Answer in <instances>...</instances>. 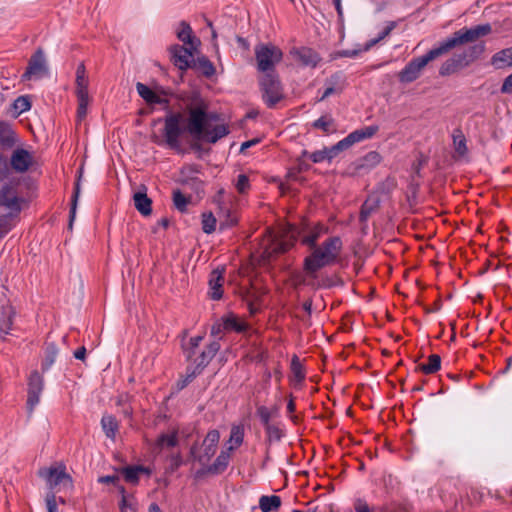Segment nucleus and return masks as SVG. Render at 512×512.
<instances>
[{
	"label": "nucleus",
	"instance_id": "49530a36",
	"mask_svg": "<svg viewBox=\"0 0 512 512\" xmlns=\"http://www.w3.org/2000/svg\"><path fill=\"white\" fill-rule=\"evenodd\" d=\"M189 201V198H187L179 190L173 192V202L178 210L182 212L185 211Z\"/></svg>",
	"mask_w": 512,
	"mask_h": 512
},
{
	"label": "nucleus",
	"instance_id": "79ce46f5",
	"mask_svg": "<svg viewBox=\"0 0 512 512\" xmlns=\"http://www.w3.org/2000/svg\"><path fill=\"white\" fill-rule=\"evenodd\" d=\"M453 144L458 155L464 156L467 153L466 139L461 132L458 131L453 135Z\"/></svg>",
	"mask_w": 512,
	"mask_h": 512
},
{
	"label": "nucleus",
	"instance_id": "c756f323",
	"mask_svg": "<svg viewBox=\"0 0 512 512\" xmlns=\"http://www.w3.org/2000/svg\"><path fill=\"white\" fill-rule=\"evenodd\" d=\"M177 444V433L175 431L171 433L161 434L155 444L154 450L160 452L164 448H171Z\"/></svg>",
	"mask_w": 512,
	"mask_h": 512
},
{
	"label": "nucleus",
	"instance_id": "69168bd1",
	"mask_svg": "<svg viewBox=\"0 0 512 512\" xmlns=\"http://www.w3.org/2000/svg\"><path fill=\"white\" fill-rule=\"evenodd\" d=\"M258 142H259L258 139H252V140L246 141V142L242 143L240 151L244 152L246 149H248L249 147L255 145Z\"/></svg>",
	"mask_w": 512,
	"mask_h": 512
},
{
	"label": "nucleus",
	"instance_id": "4d7b16f0",
	"mask_svg": "<svg viewBox=\"0 0 512 512\" xmlns=\"http://www.w3.org/2000/svg\"><path fill=\"white\" fill-rule=\"evenodd\" d=\"M501 92L504 94L512 93V73L504 79L501 86Z\"/></svg>",
	"mask_w": 512,
	"mask_h": 512
},
{
	"label": "nucleus",
	"instance_id": "09e8293b",
	"mask_svg": "<svg viewBox=\"0 0 512 512\" xmlns=\"http://www.w3.org/2000/svg\"><path fill=\"white\" fill-rule=\"evenodd\" d=\"M395 27H396L395 22H389L387 24V26L383 29V31L380 33V35L366 45L365 50H368L370 47H372L373 45H375L376 43H378L379 41H381L382 39L387 37Z\"/></svg>",
	"mask_w": 512,
	"mask_h": 512
},
{
	"label": "nucleus",
	"instance_id": "bb28decb",
	"mask_svg": "<svg viewBox=\"0 0 512 512\" xmlns=\"http://www.w3.org/2000/svg\"><path fill=\"white\" fill-rule=\"evenodd\" d=\"M16 143V135L8 123L0 122V145L6 148Z\"/></svg>",
	"mask_w": 512,
	"mask_h": 512
},
{
	"label": "nucleus",
	"instance_id": "6ab92c4d",
	"mask_svg": "<svg viewBox=\"0 0 512 512\" xmlns=\"http://www.w3.org/2000/svg\"><path fill=\"white\" fill-rule=\"evenodd\" d=\"M381 161L382 156L376 151H371L354 163L353 173L360 174L369 171L379 165Z\"/></svg>",
	"mask_w": 512,
	"mask_h": 512
},
{
	"label": "nucleus",
	"instance_id": "58836bf2",
	"mask_svg": "<svg viewBox=\"0 0 512 512\" xmlns=\"http://www.w3.org/2000/svg\"><path fill=\"white\" fill-rule=\"evenodd\" d=\"M230 452L231 451H223L216 459V461L214 462V464L209 467V472H212V473H219L221 471H223L227 465H228V462H229V459H230Z\"/></svg>",
	"mask_w": 512,
	"mask_h": 512
},
{
	"label": "nucleus",
	"instance_id": "aec40b11",
	"mask_svg": "<svg viewBox=\"0 0 512 512\" xmlns=\"http://www.w3.org/2000/svg\"><path fill=\"white\" fill-rule=\"evenodd\" d=\"M291 55L302 66L315 67L320 61L319 55L310 48L293 49Z\"/></svg>",
	"mask_w": 512,
	"mask_h": 512
},
{
	"label": "nucleus",
	"instance_id": "393cba45",
	"mask_svg": "<svg viewBox=\"0 0 512 512\" xmlns=\"http://www.w3.org/2000/svg\"><path fill=\"white\" fill-rule=\"evenodd\" d=\"M192 29L189 24L181 22L180 29L177 32L178 39L189 46H200V40L193 36Z\"/></svg>",
	"mask_w": 512,
	"mask_h": 512
},
{
	"label": "nucleus",
	"instance_id": "ea45409f",
	"mask_svg": "<svg viewBox=\"0 0 512 512\" xmlns=\"http://www.w3.org/2000/svg\"><path fill=\"white\" fill-rule=\"evenodd\" d=\"M440 363V357L436 354H433L429 356L428 363L421 364L419 368L426 374H432L440 369Z\"/></svg>",
	"mask_w": 512,
	"mask_h": 512
},
{
	"label": "nucleus",
	"instance_id": "603ef678",
	"mask_svg": "<svg viewBox=\"0 0 512 512\" xmlns=\"http://www.w3.org/2000/svg\"><path fill=\"white\" fill-rule=\"evenodd\" d=\"M333 124V119L330 118V117H321L319 118L318 120H316L313 124V126L315 128H318V129H321L325 132L329 131V128L332 126Z\"/></svg>",
	"mask_w": 512,
	"mask_h": 512
},
{
	"label": "nucleus",
	"instance_id": "7ed1b4c3",
	"mask_svg": "<svg viewBox=\"0 0 512 512\" xmlns=\"http://www.w3.org/2000/svg\"><path fill=\"white\" fill-rule=\"evenodd\" d=\"M297 237L296 229L287 225L278 233L269 231L262 240L263 258L269 259L273 254L287 251L295 242Z\"/></svg>",
	"mask_w": 512,
	"mask_h": 512
},
{
	"label": "nucleus",
	"instance_id": "3c124183",
	"mask_svg": "<svg viewBox=\"0 0 512 512\" xmlns=\"http://www.w3.org/2000/svg\"><path fill=\"white\" fill-rule=\"evenodd\" d=\"M120 493L122 494V500L120 503V512H136V508L132 503H129L126 496H125V490L123 487L119 488Z\"/></svg>",
	"mask_w": 512,
	"mask_h": 512
},
{
	"label": "nucleus",
	"instance_id": "f03ea898",
	"mask_svg": "<svg viewBox=\"0 0 512 512\" xmlns=\"http://www.w3.org/2000/svg\"><path fill=\"white\" fill-rule=\"evenodd\" d=\"M311 249V255L304 260V270L310 277L314 278L317 271L337 261L342 250V241L339 237L334 236Z\"/></svg>",
	"mask_w": 512,
	"mask_h": 512
},
{
	"label": "nucleus",
	"instance_id": "4468645a",
	"mask_svg": "<svg viewBox=\"0 0 512 512\" xmlns=\"http://www.w3.org/2000/svg\"><path fill=\"white\" fill-rule=\"evenodd\" d=\"M266 293V290L258 286V282L255 281L251 284L249 289L241 292L244 301L247 303L249 312L251 315H255L260 310V299L261 296Z\"/></svg>",
	"mask_w": 512,
	"mask_h": 512
},
{
	"label": "nucleus",
	"instance_id": "4c0bfd02",
	"mask_svg": "<svg viewBox=\"0 0 512 512\" xmlns=\"http://www.w3.org/2000/svg\"><path fill=\"white\" fill-rule=\"evenodd\" d=\"M342 90V85L340 83V77L338 75L332 76L327 81V87L320 98V100H324L325 98L329 97L332 94L340 93Z\"/></svg>",
	"mask_w": 512,
	"mask_h": 512
},
{
	"label": "nucleus",
	"instance_id": "5701e85b",
	"mask_svg": "<svg viewBox=\"0 0 512 512\" xmlns=\"http://www.w3.org/2000/svg\"><path fill=\"white\" fill-rule=\"evenodd\" d=\"M491 65L496 69L512 67V47L495 53L491 58Z\"/></svg>",
	"mask_w": 512,
	"mask_h": 512
},
{
	"label": "nucleus",
	"instance_id": "9d476101",
	"mask_svg": "<svg viewBox=\"0 0 512 512\" xmlns=\"http://www.w3.org/2000/svg\"><path fill=\"white\" fill-rule=\"evenodd\" d=\"M260 88L262 98L269 107H273L283 99V89L275 72L266 73L260 79Z\"/></svg>",
	"mask_w": 512,
	"mask_h": 512
},
{
	"label": "nucleus",
	"instance_id": "2eb2a0df",
	"mask_svg": "<svg viewBox=\"0 0 512 512\" xmlns=\"http://www.w3.org/2000/svg\"><path fill=\"white\" fill-rule=\"evenodd\" d=\"M0 206L10 210V213L7 215L10 221L13 216H16L20 212L21 208L19 204V199L13 187L4 186L1 189Z\"/></svg>",
	"mask_w": 512,
	"mask_h": 512
},
{
	"label": "nucleus",
	"instance_id": "9b49d317",
	"mask_svg": "<svg viewBox=\"0 0 512 512\" xmlns=\"http://www.w3.org/2000/svg\"><path fill=\"white\" fill-rule=\"evenodd\" d=\"M49 73V66L43 48H38L30 57L22 81L40 79Z\"/></svg>",
	"mask_w": 512,
	"mask_h": 512
},
{
	"label": "nucleus",
	"instance_id": "052dcab7",
	"mask_svg": "<svg viewBox=\"0 0 512 512\" xmlns=\"http://www.w3.org/2000/svg\"><path fill=\"white\" fill-rule=\"evenodd\" d=\"M358 50H344V51H340V52H337L336 54L333 55V58H336V57H353V56H356L358 54Z\"/></svg>",
	"mask_w": 512,
	"mask_h": 512
},
{
	"label": "nucleus",
	"instance_id": "5fc2aeb1",
	"mask_svg": "<svg viewBox=\"0 0 512 512\" xmlns=\"http://www.w3.org/2000/svg\"><path fill=\"white\" fill-rule=\"evenodd\" d=\"M249 188V180L248 177L244 174H241L238 176L237 182H236V189L239 193H244Z\"/></svg>",
	"mask_w": 512,
	"mask_h": 512
},
{
	"label": "nucleus",
	"instance_id": "8fccbe9b",
	"mask_svg": "<svg viewBox=\"0 0 512 512\" xmlns=\"http://www.w3.org/2000/svg\"><path fill=\"white\" fill-rule=\"evenodd\" d=\"M45 503L47 512H58L57 497L54 495V492H47L45 496Z\"/></svg>",
	"mask_w": 512,
	"mask_h": 512
},
{
	"label": "nucleus",
	"instance_id": "f8f14e48",
	"mask_svg": "<svg viewBox=\"0 0 512 512\" xmlns=\"http://www.w3.org/2000/svg\"><path fill=\"white\" fill-rule=\"evenodd\" d=\"M218 350L219 344L217 342H213L210 345H208L199 356L195 357L192 360L193 363L195 364V368L192 370L191 373L187 374L185 379L178 382L177 385L179 389H183L187 385V383L211 361V359L216 355Z\"/></svg>",
	"mask_w": 512,
	"mask_h": 512
},
{
	"label": "nucleus",
	"instance_id": "6e6552de",
	"mask_svg": "<svg viewBox=\"0 0 512 512\" xmlns=\"http://www.w3.org/2000/svg\"><path fill=\"white\" fill-rule=\"evenodd\" d=\"M282 51L273 44H259L255 47L257 68L261 72H274L275 66L282 60Z\"/></svg>",
	"mask_w": 512,
	"mask_h": 512
},
{
	"label": "nucleus",
	"instance_id": "2f4dec72",
	"mask_svg": "<svg viewBox=\"0 0 512 512\" xmlns=\"http://www.w3.org/2000/svg\"><path fill=\"white\" fill-rule=\"evenodd\" d=\"M244 438V428L241 425H235L231 428L230 438L228 440V451H233L239 447Z\"/></svg>",
	"mask_w": 512,
	"mask_h": 512
},
{
	"label": "nucleus",
	"instance_id": "39448f33",
	"mask_svg": "<svg viewBox=\"0 0 512 512\" xmlns=\"http://www.w3.org/2000/svg\"><path fill=\"white\" fill-rule=\"evenodd\" d=\"M491 31L492 27L490 24L478 25L469 29H461L441 43L439 48L444 55L457 46L474 42L477 39L490 34Z\"/></svg>",
	"mask_w": 512,
	"mask_h": 512
},
{
	"label": "nucleus",
	"instance_id": "473e14b6",
	"mask_svg": "<svg viewBox=\"0 0 512 512\" xmlns=\"http://www.w3.org/2000/svg\"><path fill=\"white\" fill-rule=\"evenodd\" d=\"M380 205V199L377 195H371L365 201L362 206L360 217L362 221L367 220V218L378 209Z\"/></svg>",
	"mask_w": 512,
	"mask_h": 512
},
{
	"label": "nucleus",
	"instance_id": "423d86ee",
	"mask_svg": "<svg viewBox=\"0 0 512 512\" xmlns=\"http://www.w3.org/2000/svg\"><path fill=\"white\" fill-rule=\"evenodd\" d=\"M89 79L86 73V68L83 62H81L76 70L75 79V95L77 97V122H81L87 115L88 105L91 102L89 95Z\"/></svg>",
	"mask_w": 512,
	"mask_h": 512
},
{
	"label": "nucleus",
	"instance_id": "0e129e2a",
	"mask_svg": "<svg viewBox=\"0 0 512 512\" xmlns=\"http://www.w3.org/2000/svg\"><path fill=\"white\" fill-rule=\"evenodd\" d=\"M74 356L78 360H84L85 356H86V349H85V347H80L79 349H77L75 351V353H74Z\"/></svg>",
	"mask_w": 512,
	"mask_h": 512
},
{
	"label": "nucleus",
	"instance_id": "72a5a7b5",
	"mask_svg": "<svg viewBox=\"0 0 512 512\" xmlns=\"http://www.w3.org/2000/svg\"><path fill=\"white\" fill-rule=\"evenodd\" d=\"M281 505L280 497L276 495L262 496L259 499V507L263 512L276 511Z\"/></svg>",
	"mask_w": 512,
	"mask_h": 512
},
{
	"label": "nucleus",
	"instance_id": "e2e57ef3",
	"mask_svg": "<svg viewBox=\"0 0 512 512\" xmlns=\"http://www.w3.org/2000/svg\"><path fill=\"white\" fill-rule=\"evenodd\" d=\"M118 476L116 475H109V476H102L98 479L100 483H116L118 481Z\"/></svg>",
	"mask_w": 512,
	"mask_h": 512
},
{
	"label": "nucleus",
	"instance_id": "bf43d9fd",
	"mask_svg": "<svg viewBox=\"0 0 512 512\" xmlns=\"http://www.w3.org/2000/svg\"><path fill=\"white\" fill-rule=\"evenodd\" d=\"M266 430L270 438L280 439L281 431L277 427L270 424L266 427Z\"/></svg>",
	"mask_w": 512,
	"mask_h": 512
},
{
	"label": "nucleus",
	"instance_id": "f704fd0d",
	"mask_svg": "<svg viewBox=\"0 0 512 512\" xmlns=\"http://www.w3.org/2000/svg\"><path fill=\"white\" fill-rule=\"evenodd\" d=\"M122 473L127 482L136 484L141 473H149L148 469L143 466L126 467L122 469Z\"/></svg>",
	"mask_w": 512,
	"mask_h": 512
},
{
	"label": "nucleus",
	"instance_id": "f3484780",
	"mask_svg": "<svg viewBox=\"0 0 512 512\" xmlns=\"http://www.w3.org/2000/svg\"><path fill=\"white\" fill-rule=\"evenodd\" d=\"M220 439V434L217 430H211L207 433L203 443H202V453L199 454L196 458L197 460L205 464L207 463L211 457L215 454L218 442Z\"/></svg>",
	"mask_w": 512,
	"mask_h": 512
},
{
	"label": "nucleus",
	"instance_id": "680f3d73",
	"mask_svg": "<svg viewBox=\"0 0 512 512\" xmlns=\"http://www.w3.org/2000/svg\"><path fill=\"white\" fill-rule=\"evenodd\" d=\"M7 170L6 159L0 155V181L6 176Z\"/></svg>",
	"mask_w": 512,
	"mask_h": 512
},
{
	"label": "nucleus",
	"instance_id": "b1692460",
	"mask_svg": "<svg viewBox=\"0 0 512 512\" xmlns=\"http://www.w3.org/2000/svg\"><path fill=\"white\" fill-rule=\"evenodd\" d=\"M146 190V188H144ZM135 208L143 215L149 216L152 212V200L147 196L146 192H136L133 195Z\"/></svg>",
	"mask_w": 512,
	"mask_h": 512
},
{
	"label": "nucleus",
	"instance_id": "c9c22d12",
	"mask_svg": "<svg viewBox=\"0 0 512 512\" xmlns=\"http://www.w3.org/2000/svg\"><path fill=\"white\" fill-rule=\"evenodd\" d=\"M102 428L107 437L114 439L118 430V423L111 415H104L101 420Z\"/></svg>",
	"mask_w": 512,
	"mask_h": 512
},
{
	"label": "nucleus",
	"instance_id": "20e7f679",
	"mask_svg": "<svg viewBox=\"0 0 512 512\" xmlns=\"http://www.w3.org/2000/svg\"><path fill=\"white\" fill-rule=\"evenodd\" d=\"M38 476L45 481L48 492H60L61 489H72L73 479L67 473L64 463L56 462L38 470Z\"/></svg>",
	"mask_w": 512,
	"mask_h": 512
},
{
	"label": "nucleus",
	"instance_id": "a878e982",
	"mask_svg": "<svg viewBox=\"0 0 512 512\" xmlns=\"http://www.w3.org/2000/svg\"><path fill=\"white\" fill-rule=\"evenodd\" d=\"M190 67L200 70L206 77L213 76L216 71L213 63L205 56H197L194 58Z\"/></svg>",
	"mask_w": 512,
	"mask_h": 512
},
{
	"label": "nucleus",
	"instance_id": "37998d69",
	"mask_svg": "<svg viewBox=\"0 0 512 512\" xmlns=\"http://www.w3.org/2000/svg\"><path fill=\"white\" fill-rule=\"evenodd\" d=\"M216 218L212 212H205L202 214V229L205 233L210 234L215 231Z\"/></svg>",
	"mask_w": 512,
	"mask_h": 512
},
{
	"label": "nucleus",
	"instance_id": "0eeeda50",
	"mask_svg": "<svg viewBox=\"0 0 512 512\" xmlns=\"http://www.w3.org/2000/svg\"><path fill=\"white\" fill-rule=\"evenodd\" d=\"M485 50L484 45L473 46L469 53L454 54L448 58L440 67L439 74L441 76H449L457 71L467 67L475 59H477Z\"/></svg>",
	"mask_w": 512,
	"mask_h": 512
},
{
	"label": "nucleus",
	"instance_id": "c85d7f7f",
	"mask_svg": "<svg viewBox=\"0 0 512 512\" xmlns=\"http://www.w3.org/2000/svg\"><path fill=\"white\" fill-rule=\"evenodd\" d=\"M222 274V271L214 270L212 272V278L209 281L210 296L214 300H218L222 297Z\"/></svg>",
	"mask_w": 512,
	"mask_h": 512
},
{
	"label": "nucleus",
	"instance_id": "c03bdc74",
	"mask_svg": "<svg viewBox=\"0 0 512 512\" xmlns=\"http://www.w3.org/2000/svg\"><path fill=\"white\" fill-rule=\"evenodd\" d=\"M13 108L16 111L15 117L19 116L23 112L28 111L31 108L29 98L27 96L18 97L13 103Z\"/></svg>",
	"mask_w": 512,
	"mask_h": 512
},
{
	"label": "nucleus",
	"instance_id": "6e6d98bb",
	"mask_svg": "<svg viewBox=\"0 0 512 512\" xmlns=\"http://www.w3.org/2000/svg\"><path fill=\"white\" fill-rule=\"evenodd\" d=\"M257 413L260 417L261 422L265 425V427L269 426L271 413L266 407H259Z\"/></svg>",
	"mask_w": 512,
	"mask_h": 512
},
{
	"label": "nucleus",
	"instance_id": "1a4fd4ad",
	"mask_svg": "<svg viewBox=\"0 0 512 512\" xmlns=\"http://www.w3.org/2000/svg\"><path fill=\"white\" fill-rule=\"evenodd\" d=\"M443 53L440 50L439 46L431 49L428 53H426L424 56H421L419 58H416L412 60L408 65L405 66V68L399 73V80L402 83H410L416 80L420 74L421 71L425 68V66L432 60L442 56Z\"/></svg>",
	"mask_w": 512,
	"mask_h": 512
},
{
	"label": "nucleus",
	"instance_id": "13d9d810",
	"mask_svg": "<svg viewBox=\"0 0 512 512\" xmlns=\"http://www.w3.org/2000/svg\"><path fill=\"white\" fill-rule=\"evenodd\" d=\"M202 336H196L190 339L189 345L191 346V351L188 354V357L191 359L192 355L194 354V349L197 348L202 341Z\"/></svg>",
	"mask_w": 512,
	"mask_h": 512
},
{
	"label": "nucleus",
	"instance_id": "de8ad7c7",
	"mask_svg": "<svg viewBox=\"0 0 512 512\" xmlns=\"http://www.w3.org/2000/svg\"><path fill=\"white\" fill-rule=\"evenodd\" d=\"M246 323L240 321L236 316H230L225 320V328L233 329L236 331H243L246 329Z\"/></svg>",
	"mask_w": 512,
	"mask_h": 512
},
{
	"label": "nucleus",
	"instance_id": "e433bc0d",
	"mask_svg": "<svg viewBox=\"0 0 512 512\" xmlns=\"http://www.w3.org/2000/svg\"><path fill=\"white\" fill-rule=\"evenodd\" d=\"M136 88H137V92L139 93V95L147 103L153 104V103L160 102V97L155 92H153L148 86H146L142 83H137Z\"/></svg>",
	"mask_w": 512,
	"mask_h": 512
},
{
	"label": "nucleus",
	"instance_id": "774afa93",
	"mask_svg": "<svg viewBox=\"0 0 512 512\" xmlns=\"http://www.w3.org/2000/svg\"><path fill=\"white\" fill-rule=\"evenodd\" d=\"M149 512H162L161 509L159 508V506L155 503H152L150 506H149Z\"/></svg>",
	"mask_w": 512,
	"mask_h": 512
},
{
	"label": "nucleus",
	"instance_id": "864d4df0",
	"mask_svg": "<svg viewBox=\"0 0 512 512\" xmlns=\"http://www.w3.org/2000/svg\"><path fill=\"white\" fill-rule=\"evenodd\" d=\"M12 228V224L8 216L0 217V239L4 237Z\"/></svg>",
	"mask_w": 512,
	"mask_h": 512
},
{
	"label": "nucleus",
	"instance_id": "f257e3e1",
	"mask_svg": "<svg viewBox=\"0 0 512 512\" xmlns=\"http://www.w3.org/2000/svg\"><path fill=\"white\" fill-rule=\"evenodd\" d=\"M207 104L194 95L186 104V113H173L166 117L165 141L171 148L179 147V136L188 133L195 140L215 143L228 134L227 127L216 123V115L208 114Z\"/></svg>",
	"mask_w": 512,
	"mask_h": 512
},
{
	"label": "nucleus",
	"instance_id": "dca6fc26",
	"mask_svg": "<svg viewBox=\"0 0 512 512\" xmlns=\"http://www.w3.org/2000/svg\"><path fill=\"white\" fill-rule=\"evenodd\" d=\"M28 409L32 411L40 401V394L43 390V378L42 376L34 371L29 377L28 383Z\"/></svg>",
	"mask_w": 512,
	"mask_h": 512
},
{
	"label": "nucleus",
	"instance_id": "ddd939ff",
	"mask_svg": "<svg viewBox=\"0 0 512 512\" xmlns=\"http://www.w3.org/2000/svg\"><path fill=\"white\" fill-rule=\"evenodd\" d=\"M199 46H179L174 45L170 48V53L172 57V61L175 66H177L180 70H186L190 68L192 64V60L198 54Z\"/></svg>",
	"mask_w": 512,
	"mask_h": 512
},
{
	"label": "nucleus",
	"instance_id": "338daca9",
	"mask_svg": "<svg viewBox=\"0 0 512 512\" xmlns=\"http://www.w3.org/2000/svg\"><path fill=\"white\" fill-rule=\"evenodd\" d=\"M357 512H370V509L366 503L359 502L355 507Z\"/></svg>",
	"mask_w": 512,
	"mask_h": 512
},
{
	"label": "nucleus",
	"instance_id": "4be33fe9",
	"mask_svg": "<svg viewBox=\"0 0 512 512\" xmlns=\"http://www.w3.org/2000/svg\"><path fill=\"white\" fill-rule=\"evenodd\" d=\"M344 151L343 147L341 146L340 141L333 145L330 148H324L319 151H315L309 155L310 159L314 163H319L324 160H332L334 157H336L340 152Z\"/></svg>",
	"mask_w": 512,
	"mask_h": 512
},
{
	"label": "nucleus",
	"instance_id": "a19ab883",
	"mask_svg": "<svg viewBox=\"0 0 512 512\" xmlns=\"http://www.w3.org/2000/svg\"><path fill=\"white\" fill-rule=\"evenodd\" d=\"M292 380L296 383H300L305 375L302 369V365L297 356H294L291 361Z\"/></svg>",
	"mask_w": 512,
	"mask_h": 512
},
{
	"label": "nucleus",
	"instance_id": "a18cd8bd",
	"mask_svg": "<svg viewBox=\"0 0 512 512\" xmlns=\"http://www.w3.org/2000/svg\"><path fill=\"white\" fill-rule=\"evenodd\" d=\"M325 231H326L325 228H323L322 226H318L312 231V233L310 235L305 236L302 241L304 244L308 245L310 248H313L314 246H316V241L318 240L320 235L322 233H324Z\"/></svg>",
	"mask_w": 512,
	"mask_h": 512
},
{
	"label": "nucleus",
	"instance_id": "cd10ccee",
	"mask_svg": "<svg viewBox=\"0 0 512 512\" xmlns=\"http://www.w3.org/2000/svg\"><path fill=\"white\" fill-rule=\"evenodd\" d=\"M15 310L12 306L7 305L2 308V317L0 318V333L7 335L13 323Z\"/></svg>",
	"mask_w": 512,
	"mask_h": 512
},
{
	"label": "nucleus",
	"instance_id": "a211bd4d",
	"mask_svg": "<svg viewBox=\"0 0 512 512\" xmlns=\"http://www.w3.org/2000/svg\"><path fill=\"white\" fill-rule=\"evenodd\" d=\"M379 130L377 125L366 126L361 129L355 130L347 137L340 141L344 150L350 148L355 143L372 138Z\"/></svg>",
	"mask_w": 512,
	"mask_h": 512
},
{
	"label": "nucleus",
	"instance_id": "7c9ffc66",
	"mask_svg": "<svg viewBox=\"0 0 512 512\" xmlns=\"http://www.w3.org/2000/svg\"><path fill=\"white\" fill-rule=\"evenodd\" d=\"M82 177H83V165L80 167L78 178L75 183V190H74V195H73V199H72V203H71V210H70V222H69L70 229L72 228V224H73V221H74L75 215H76L78 199H79L80 192H81Z\"/></svg>",
	"mask_w": 512,
	"mask_h": 512
},
{
	"label": "nucleus",
	"instance_id": "412c9836",
	"mask_svg": "<svg viewBox=\"0 0 512 512\" xmlns=\"http://www.w3.org/2000/svg\"><path fill=\"white\" fill-rule=\"evenodd\" d=\"M32 163V156L24 149H17L11 157V165L18 172L26 171Z\"/></svg>",
	"mask_w": 512,
	"mask_h": 512
}]
</instances>
